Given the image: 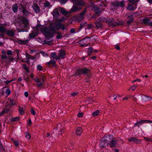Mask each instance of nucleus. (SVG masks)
Segmentation results:
<instances>
[{
  "instance_id": "nucleus-1",
  "label": "nucleus",
  "mask_w": 152,
  "mask_h": 152,
  "mask_svg": "<svg viewBox=\"0 0 152 152\" xmlns=\"http://www.w3.org/2000/svg\"><path fill=\"white\" fill-rule=\"evenodd\" d=\"M38 30L40 29L46 38H51L55 33V27H50L49 28L42 26H39L37 28Z\"/></svg>"
},
{
  "instance_id": "nucleus-2",
  "label": "nucleus",
  "mask_w": 152,
  "mask_h": 152,
  "mask_svg": "<svg viewBox=\"0 0 152 152\" xmlns=\"http://www.w3.org/2000/svg\"><path fill=\"white\" fill-rule=\"evenodd\" d=\"M82 74L86 75L88 77H91L90 70L86 68H82L77 70L75 75H80Z\"/></svg>"
},
{
  "instance_id": "nucleus-3",
  "label": "nucleus",
  "mask_w": 152,
  "mask_h": 152,
  "mask_svg": "<svg viewBox=\"0 0 152 152\" xmlns=\"http://www.w3.org/2000/svg\"><path fill=\"white\" fill-rule=\"evenodd\" d=\"M111 138L112 136L109 135L106 136L104 139H102L100 141V145L101 147L103 148L107 146L108 144L107 141H109Z\"/></svg>"
},
{
  "instance_id": "nucleus-4",
  "label": "nucleus",
  "mask_w": 152,
  "mask_h": 152,
  "mask_svg": "<svg viewBox=\"0 0 152 152\" xmlns=\"http://www.w3.org/2000/svg\"><path fill=\"white\" fill-rule=\"evenodd\" d=\"M112 4L113 7L117 8L119 7H124L125 5V3L124 1L123 0L120 2L116 1L113 2L112 3Z\"/></svg>"
},
{
  "instance_id": "nucleus-5",
  "label": "nucleus",
  "mask_w": 152,
  "mask_h": 152,
  "mask_svg": "<svg viewBox=\"0 0 152 152\" xmlns=\"http://www.w3.org/2000/svg\"><path fill=\"white\" fill-rule=\"evenodd\" d=\"M34 80L37 83V86L38 87H41L44 84V79L43 78H42V80H40L39 79L36 77Z\"/></svg>"
},
{
  "instance_id": "nucleus-6",
  "label": "nucleus",
  "mask_w": 152,
  "mask_h": 152,
  "mask_svg": "<svg viewBox=\"0 0 152 152\" xmlns=\"http://www.w3.org/2000/svg\"><path fill=\"white\" fill-rule=\"evenodd\" d=\"M73 3L75 5L80 7H83L85 5V3L83 0H71Z\"/></svg>"
},
{
  "instance_id": "nucleus-7",
  "label": "nucleus",
  "mask_w": 152,
  "mask_h": 152,
  "mask_svg": "<svg viewBox=\"0 0 152 152\" xmlns=\"http://www.w3.org/2000/svg\"><path fill=\"white\" fill-rule=\"evenodd\" d=\"M58 56L56 58V60H59L60 58L64 59L65 57L66 53L64 50L60 51L58 54Z\"/></svg>"
},
{
  "instance_id": "nucleus-8",
  "label": "nucleus",
  "mask_w": 152,
  "mask_h": 152,
  "mask_svg": "<svg viewBox=\"0 0 152 152\" xmlns=\"http://www.w3.org/2000/svg\"><path fill=\"white\" fill-rule=\"evenodd\" d=\"M111 141L110 144V147L111 148L115 147L117 145V141L115 139L112 138H110Z\"/></svg>"
},
{
  "instance_id": "nucleus-9",
  "label": "nucleus",
  "mask_w": 152,
  "mask_h": 152,
  "mask_svg": "<svg viewBox=\"0 0 152 152\" xmlns=\"http://www.w3.org/2000/svg\"><path fill=\"white\" fill-rule=\"evenodd\" d=\"M80 8H79L75 5H74L73 7L69 11V14L72 12H76L77 10H80Z\"/></svg>"
},
{
  "instance_id": "nucleus-10",
  "label": "nucleus",
  "mask_w": 152,
  "mask_h": 152,
  "mask_svg": "<svg viewBox=\"0 0 152 152\" xmlns=\"http://www.w3.org/2000/svg\"><path fill=\"white\" fill-rule=\"evenodd\" d=\"M15 30H6V32L7 35L10 37H13L15 36Z\"/></svg>"
},
{
  "instance_id": "nucleus-11",
  "label": "nucleus",
  "mask_w": 152,
  "mask_h": 152,
  "mask_svg": "<svg viewBox=\"0 0 152 152\" xmlns=\"http://www.w3.org/2000/svg\"><path fill=\"white\" fill-rule=\"evenodd\" d=\"M129 141H132L136 143H139L141 142V140L140 139H139L136 137H132L128 139Z\"/></svg>"
},
{
  "instance_id": "nucleus-12",
  "label": "nucleus",
  "mask_w": 152,
  "mask_h": 152,
  "mask_svg": "<svg viewBox=\"0 0 152 152\" xmlns=\"http://www.w3.org/2000/svg\"><path fill=\"white\" fill-rule=\"evenodd\" d=\"M33 7L34 10L36 13H39L40 12L39 7L37 4L34 3L33 5Z\"/></svg>"
},
{
  "instance_id": "nucleus-13",
  "label": "nucleus",
  "mask_w": 152,
  "mask_h": 152,
  "mask_svg": "<svg viewBox=\"0 0 152 152\" xmlns=\"http://www.w3.org/2000/svg\"><path fill=\"white\" fill-rule=\"evenodd\" d=\"M143 22L145 25L152 26V22H151L148 18H146L143 19Z\"/></svg>"
},
{
  "instance_id": "nucleus-14",
  "label": "nucleus",
  "mask_w": 152,
  "mask_h": 152,
  "mask_svg": "<svg viewBox=\"0 0 152 152\" xmlns=\"http://www.w3.org/2000/svg\"><path fill=\"white\" fill-rule=\"evenodd\" d=\"M53 15L54 18H57L59 16V14L57 8L55 9L53 12Z\"/></svg>"
},
{
  "instance_id": "nucleus-15",
  "label": "nucleus",
  "mask_w": 152,
  "mask_h": 152,
  "mask_svg": "<svg viewBox=\"0 0 152 152\" xmlns=\"http://www.w3.org/2000/svg\"><path fill=\"white\" fill-rule=\"evenodd\" d=\"M84 18V15H81V13L77 14L76 16V18L77 21H80Z\"/></svg>"
},
{
  "instance_id": "nucleus-16",
  "label": "nucleus",
  "mask_w": 152,
  "mask_h": 152,
  "mask_svg": "<svg viewBox=\"0 0 152 152\" xmlns=\"http://www.w3.org/2000/svg\"><path fill=\"white\" fill-rule=\"evenodd\" d=\"M56 129L57 130L61 132H62L64 129V125L60 124L57 126Z\"/></svg>"
},
{
  "instance_id": "nucleus-17",
  "label": "nucleus",
  "mask_w": 152,
  "mask_h": 152,
  "mask_svg": "<svg viewBox=\"0 0 152 152\" xmlns=\"http://www.w3.org/2000/svg\"><path fill=\"white\" fill-rule=\"evenodd\" d=\"M100 21L102 22H105V23H108L110 22L112 20H111V19L109 18H105L104 17H102L101 18H100Z\"/></svg>"
},
{
  "instance_id": "nucleus-18",
  "label": "nucleus",
  "mask_w": 152,
  "mask_h": 152,
  "mask_svg": "<svg viewBox=\"0 0 152 152\" xmlns=\"http://www.w3.org/2000/svg\"><path fill=\"white\" fill-rule=\"evenodd\" d=\"M8 56L7 57L5 55H2L1 56V59L2 62H6L8 61Z\"/></svg>"
},
{
  "instance_id": "nucleus-19",
  "label": "nucleus",
  "mask_w": 152,
  "mask_h": 152,
  "mask_svg": "<svg viewBox=\"0 0 152 152\" xmlns=\"http://www.w3.org/2000/svg\"><path fill=\"white\" fill-rule=\"evenodd\" d=\"M59 10L60 11V12L63 14L66 15L69 14V12L66 11L64 8L61 7H59Z\"/></svg>"
},
{
  "instance_id": "nucleus-20",
  "label": "nucleus",
  "mask_w": 152,
  "mask_h": 152,
  "mask_svg": "<svg viewBox=\"0 0 152 152\" xmlns=\"http://www.w3.org/2000/svg\"><path fill=\"white\" fill-rule=\"evenodd\" d=\"M82 132V129L81 127H78L77 128L76 131V134L77 135L80 136L81 135Z\"/></svg>"
},
{
  "instance_id": "nucleus-21",
  "label": "nucleus",
  "mask_w": 152,
  "mask_h": 152,
  "mask_svg": "<svg viewBox=\"0 0 152 152\" xmlns=\"http://www.w3.org/2000/svg\"><path fill=\"white\" fill-rule=\"evenodd\" d=\"M100 20H97L95 23L96 25V27L97 28H99L102 26V24Z\"/></svg>"
},
{
  "instance_id": "nucleus-22",
  "label": "nucleus",
  "mask_w": 152,
  "mask_h": 152,
  "mask_svg": "<svg viewBox=\"0 0 152 152\" xmlns=\"http://www.w3.org/2000/svg\"><path fill=\"white\" fill-rule=\"evenodd\" d=\"M139 0H128L129 2L132 5H134L135 6H136L137 4V3L138 2Z\"/></svg>"
},
{
  "instance_id": "nucleus-23",
  "label": "nucleus",
  "mask_w": 152,
  "mask_h": 152,
  "mask_svg": "<svg viewBox=\"0 0 152 152\" xmlns=\"http://www.w3.org/2000/svg\"><path fill=\"white\" fill-rule=\"evenodd\" d=\"M133 5L132 4H128L127 7V9L129 11H132V10H135V8L133 6Z\"/></svg>"
},
{
  "instance_id": "nucleus-24",
  "label": "nucleus",
  "mask_w": 152,
  "mask_h": 152,
  "mask_svg": "<svg viewBox=\"0 0 152 152\" xmlns=\"http://www.w3.org/2000/svg\"><path fill=\"white\" fill-rule=\"evenodd\" d=\"M23 23L24 24L25 28L28 27V21L27 19L26 18L24 19L23 20Z\"/></svg>"
},
{
  "instance_id": "nucleus-25",
  "label": "nucleus",
  "mask_w": 152,
  "mask_h": 152,
  "mask_svg": "<svg viewBox=\"0 0 152 152\" xmlns=\"http://www.w3.org/2000/svg\"><path fill=\"white\" fill-rule=\"evenodd\" d=\"M21 7L23 9L22 12L25 15H28L29 14L28 12L24 8V7L23 5H21Z\"/></svg>"
},
{
  "instance_id": "nucleus-26",
  "label": "nucleus",
  "mask_w": 152,
  "mask_h": 152,
  "mask_svg": "<svg viewBox=\"0 0 152 152\" xmlns=\"http://www.w3.org/2000/svg\"><path fill=\"white\" fill-rule=\"evenodd\" d=\"M18 111L20 114L23 115L24 113V110L23 107H19Z\"/></svg>"
},
{
  "instance_id": "nucleus-27",
  "label": "nucleus",
  "mask_w": 152,
  "mask_h": 152,
  "mask_svg": "<svg viewBox=\"0 0 152 152\" xmlns=\"http://www.w3.org/2000/svg\"><path fill=\"white\" fill-rule=\"evenodd\" d=\"M37 35V34L35 32H32V33L29 34V37L30 39H31L36 37Z\"/></svg>"
},
{
  "instance_id": "nucleus-28",
  "label": "nucleus",
  "mask_w": 152,
  "mask_h": 152,
  "mask_svg": "<svg viewBox=\"0 0 152 152\" xmlns=\"http://www.w3.org/2000/svg\"><path fill=\"white\" fill-rule=\"evenodd\" d=\"M111 19L112 21L108 23H109V25L110 26H115L117 25V22L113 21V19L112 18Z\"/></svg>"
},
{
  "instance_id": "nucleus-29",
  "label": "nucleus",
  "mask_w": 152,
  "mask_h": 152,
  "mask_svg": "<svg viewBox=\"0 0 152 152\" xmlns=\"http://www.w3.org/2000/svg\"><path fill=\"white\" fill-rule=\"evenodd\" d=\"M17 42L20 44H25L28 43V40H21L18 39V40Z\"/></svg>"
},
{
  "instance_id": "nucleus-30",
  "label": "nucleus",
  "mask_w": 152,
  "mask_h": 152,
  "mask_svg": "<svg viewBox=\"0 0 152 152\" xmlns=\"http://www.w3.org/2000/svg\"><path fill=\"white\" fill-rule=\"evenodd\" d=\"M144 123V120H142L141 121L137 122L134 125V126H137L138 127H139V125H141L143 123Z\"/></svg>"
},
{
  "instance_id": "nucleus-31",
  "label": "nucleus",
  "mask_w": 152,
  "mask_h": 152,
  "mask_svg": "<svg viewBox=\"0 0 152 152\" xmlns=\"http://www.w3.org/2000/svg\"><path fill=\"white\" fill-rule=\"evenodd\" d=\"M18 8L17 4H14L12 7L13 11L15 12H16L17 11Z\"/></svg>"
},
{
  "instance_id": "nucleus-32",
  "label": "nucleus",
  "mask_w": 152,
  "mask_h": 152,
  "mask_svg": "<svg viewBox=\"0 0 152 152\" xmlns=\"http://www.w3.org/2000/svg\"><path fill=\"white\" fill-rule=\"evenodd\" d=\"M87 25L86 22H84V23H81L80 24V27L78 28L79 30L82 28L83 27L86 26Z\"/></svg>"
},
{
  "instance_id": "nucleus-33",
  "label": "nucleus",
  "mask_w": 152,
  "mask_h": 152,
  "mask_svg": "<svg viewBox=\"0 0 152 152\" xmlns=\"http://www.w3.org/2000/svg\"><path fill=\"white\" fill-rule=\"evenodd\" d=\"M52 64L53 66H55L56 62L53 60H51L50 61L47 63V64L49 66L51 64Z\"/></svg>"
},
{
  "instance_id": "nucleus-34",
  "label": "nucleus",
  "mask_w": 152,
  "mask_h": 152,
  "mask_svg": "<svg viewBox=\"0 0 152 152\" xmlns=\"http://www.w3.org/2000/svg\"><path fill=\"white\" fill-rule=\"evenodd\" d=\"M56 33H57V36H56L57 39H61L62 37H63L61 33L59 32Z\"/></svg>"
},
{
  "instance_id": "nucleus-35",
  "label": "nucleus",
  "mask_w": 152,
  "mask_h": 152,
  "mask_svg": "<svg viewBox=\"0 0 152 152\" xmlns=\"http://www.w3.org/2000/svg\"><path fill=\"white\" fill-rule=\"evenodd\" d=\"M129 19L127 21V23H130L132 22L133 20V19L132 16H129L128 17Z\"/></svg>"
},
{
  "instance_id": "nucleus-36",
  "label": "nucleus",
  "mask_w": 152,
  "mask_h": 152,
  "mask_svg": "<svg viewBox=\"0 0 152 152\" xmlns=\"http://www.w3.org/2000/svg\"><path fill=\"white\" fill-rule=\"evenodd\" d=\"M50 56L53 58H56H56L58 56H57L56 54V53L53 52L51 53Z\"/></svg>"
},
{
  "instance_id": "nucleus-37",
  "label": "nucleus",
  "mask_w": 152,
  "mask_h": 152,
  "mask_svg": "<svg viewBox=\"0 0 152 152\" xmlns=\"http://www.w3.org/2000/svg\"><path fill=\"white\" fill-rule=\"evenodd\" d=\"M100 111L99 110H97L93 113L92 115L95 117L98 115Z\"/></svg>"
},
{
  "instance_id": "nucleus-38",
  "label": "nucleus",
  "mask_w": 152,
  "mask_h": 152,
  "mask_svg": "<svg viewBox=\"0 0 152 152\" xmlns=\"http://www.w3.org/2000/svg\"><path fill=\"white\" fill-rule=\"evenodd\" d=\"M6 29L4 27L0 26V32L3 33L5 32Z\"/></svg>"
},
{
  "instance_id": "nucleus-39",
  "label": "nucleus",
  "mask_w": 152,
  "mask_h": 152,
  "mask_svg": "<svg viewBox=\"0 0 152 152\" xmlns=\"http://www.w3.org/2000/svg\"><path fill=\"white\" fill-rule=\"evenodd\" d=\"M20 118L19 117H17L15 118H12L11 119V121H16L19 120Z\"/></svg>"
},
{
  "instance_id": "nucleus-40",
  "label": "nucleus",
  "mask_w": 152,
  "mask_h": 152,
  "mask_svg": "<svg viewBox=\"0 0 152 152\" xmlns=\"http://www.w3.org/2000/svg\"><path fill=\"white\" fill-rule=\"evenodd\" d=\"M137 87V86L136 85H134L133 86L131 87L128 89V91H130L131 90H132V91H134L135 89Z\"/></svg>"
},
{
  "instance_id": "nucleus-41",
  "label": "nucleus",
  "mask_w": 152,
  "mask_h": 152,
  "mask_svg": "<svg viewBox=\"0 0 152 152\" xmlns=\"http://www.w3.org/2000/svg\"><path fill=\"white\" fill-rule=\"evenodd\" d=\"M93 50V49L92 48L90 47L88 49V55H90L92 54V52Z\"/></svg>"
},
{
  "instance_id": "nucleus-42",
  "label": "nucleus",
  "mask_w": 152,
  "mask_h": 152,
  "mask_svg": "<svg viewBox=\"0 0 152 152\" xmlns=\"http://www.w3.org/2000/svg\"><path fill=\"white\" fill-rule=\"evenodd\" d=\"M10 101L11 103V105H14L16 104L15 101L13 99H10Z\"/></svg>"
},
{
  "instance_id": "nucleus-43",
  "label": "nucleus",
  "mask_w": 152,
  "mask_h": 152,
  "mask_svg": "<svg viewBox=\"0 0 152 152\" xmlns=\"http://www.w3.org/2000/svg\"><path fill=\"white\" fill-rule=\"evenodd\" d=\"M78 94V92H74L71 93L70 95L74 97L77 95Z\"/></svg>"
},
{
  "instance_id": "nucleus-44",
  "label": "nucleus",
  "mask_w": 152,
  "mask_h": 152,
  "mask_svg": "<svg viewBox=\"0 0 152 152\" xmlns=\"http://www.w3.org/2000/svg\"><path fill=\"white\" fill-rule=\"evenodd\" d=\"M51 27H55V32H56V30H59L60 29V27L58 26V24L56 25L55 26H52Z\"/></svg>"
},
{
  "instance_id": "nucleus-45",
  "label": "nucleus",
  "mask_w": 152,
  "mask_h": 152,
  "mask_svg": "<svg viewBox=\"0 0 152 152\" xmlns=\"http://www.w3.org/2000/svg\"><path fill=\"white\" fill-rule=\"evenodd\" d=\"M58 26L60 27V29L61 28L62 30L65 29L64 25L61 23L58 24Z\"/></svg>"
},
{
  "instance_id": "nucleus-46",
  "label": "nucleus",
  "mask_w": 152,
  "mask_h": 152,
  "mask_svg": "<svg viewBox=\"0 0 152 152\" xmlns=\"http://www.w3.org/2000/svg\"><path fill=\"white\" fill-rule=\"evenodd\" d=\"M25 137L26 138H27L30 139L31 138V135L28 132H27L26 133V136Z\"/></svg>"
},
{
  "instance_id": "nucleus-47",
  "label": "nucleus",
  "mask_w": 152,
  "mask_h": 152,
  "mask_svg": "<svg viewBox=\"0 0 152 152\" xmlns=\"http://www.w3.org/2000/svg\"><path fill=\"white\" fill-rule=\"evenodd\" d=\"M31 56L28 53H26V59H29L31 58Z\"/></svg>"
},
{
  "instance_id": "nucleus-48",
  "label": "nucleus",
  "mask_w": 152,
  "mask_h": 152,
  "mask_svg": "<svg viewBox=\"0 0 152 152\" xmlns=\"http://www.w3.org/2000/svg\"><path fill=\"white\" fill-rule=\"evenodd\" d=\"M101 12V10L99 8H98V9H97L96 11H95V12L96 13H95L97 14H98V15Z\"/></svg>"
},
{
  "instance_id": "nucleus-49",
  "label": "nucleus",
  "mask_w": 152,
  "mask_h": 152,
  "mask_svg": "<svg viewBox=\"0 0 152 152\" xmlns=\"http://www.w3.org/2000/svg\"><path fill=\"white\" fill-rule=\"evenodd\" d=\"M144 138L146 141H149L150 142H152V139L151 138H148L145 137H144Z\"/></svg>"
},
{
  "instance_id": "nucleus-50",
  "label": "nucleus",
  "mask_w": 152,
  "mask_h": 152,
  "mask_svg": "<svg viewBox=\"0 0 152 152\" xmlns=\"http://www.w3.org/2000/svg\"><path fill=\"white\" fill-rule=\"evenodd\" d=\"M14 144L16 146H18L19 145V143L18 141L15 140L14 141Z\"/></svg>"
},
{
  "instance_id": "nucleus-51",
  "label": "nucleus",
  "mask_w": 152,
  "mask_h": 152,
  "mask_svg": "<svg viewBox=\"0 0 152 152\" xmlns=\"http://www.w3.org/2000/svg\"><path fill=\"white\" fill-rule=\"evenodd\" d=\"M83 113H79L77 114V116L79 118H81L83 117Z\"/></svg>"
},
{
  "instance_id": "nucleus-52",
  "label": "nucleus",
  "mask_w": 152,
  "mask_h": 152,
  "mask_svg": "<svg viewBox=\"0 0 152 152\" xmlns=\"http://www.w3.org/2000/svg\"><path fill=\"white\" fill-rule=\"evenodd\" d=\"M31 113L33 115H35L36 114L35 111L32 108L31 109Z\"/></svg>"
},
{
  "instance_id": "nucleus-53",
  "label": "nucleus",
  "mask_w": 152,
  "mask_h": 152,
  "mask_svg": "<svg viewBox=\"0 0 152 152\" xmlns=\"http://www.w3.org/2000/svg\"><path fill=\"white\" fill-rule=\"evenodd\" d=\"M99 16L98 14L94 13L93 14V15L91 17V18H96Z\"/></svg>"
},
{
  "instance_id": "nucleus-54",
  "label": "nucleus",
  "mask_w": 152,
  "mask_h": 152,
  "mask_svg": "<svg viewBox=\"0 0 152 152\" xmlns=\"http://www.w3.org/2000/svg\"><path fill=\"white\" fill-rule=\"evenodd\" d=\"M6 93L8 95H9L10 94V91L9 89H7L6 90Z\"/></svg>"
},
{
  "instance_id": "nucleus-55",
  "label": "nucleus",
  "mask_w": 152,
  "mask_h": 152,
  "mask_svg": "<svg viewBox=\"0 0 152 152\" xmlns=\"http://www.w3.org/2000/svg\"><path fill=\"white\" fill-rule=\"evenodd\" d=\"M87 8H85L84 9V11L83 12H82L81 13H80L81 14L83 15H84V14H85V13H86V10H87Z\"/></svg>"
},
{
  "instance_id": "nucleus-56",
  "label": "nucleus",
  "mask_w": 152,
  "mask_h": 152,
  "mask_svg": "<svg viewBox=\"0 0 152 152\" xmlns=\"http://www.w3.org/2000/svg\"><path fill=\"white\" fill-rule=\"evenodd\" d=\"M7 53L9 55H11L12 54V51L11 50H8L7 51Z\"/></svg>"
},
{
  "instance_id": "nucleus-57",
  "label": "nucleus",
  "mask_w": 152,
  "mask_h": 152,
  "mask_svg": "<svg viewBox=\"0 0 152 152\" xmlns=\"http://www.w3.org/2000/svg\"><path fill=\"white\" fill-rule=\"evenodd\" d=\"M37 68L40 71L42 70V67L40 65H38L37 66Z\"/></svg>"
},
{
  "instance_id": "nucleus-58",
  "label": "nucleus",
  "mask_w": 152,
  "mask_h": 152,
  "mask_svg": "<svg viewBox=\"0 0 152 152\" xmlns=\"http://www.w3.org/2000/svg\"><path fill=\"white\" fill-rule=\"evenodd\" d=\"M88 27L89 28H92L93 27V26L92 24H89L88 25Z\"/></svg>"
},
{
  "instance_id": "nucleus-59",
  "label": "nucleus",
  "mask_w": 152,
  "mask_h": 152,
  "mask_svg": "<svg viewBox=\"0 0 152 152\" xmlns=\"http://www.w3.org/2000/svg\"><path fill=\"white\" fill-rule=\"evenodd\" d=\"M124 24V23L122 22H117V25H123Z\"/></svg>"
},
{
  "instance_id": "nucleus-60",
  "label": "nucleus",
  "mask_w": 152,
  "mask_h": 152,
  "mask_svg": "<svg viewBox=\"0 0 152 152\" xmlns=\"http://www.w3.org/2000/svg\"><path fill=\"white\" fill-rule=\"evenodd\" d=\"M50 5V4L49 2H46L45 4V7H49Z\"/></svg>"
},
{
  "instance_id": "nucleus-61",
  "label": "nucleus",
  "mask_w": 152,
  "mask_h": 152,
  "mask_svg": "<svg viewBox=\"0 0 152 152\" xmlns=\"http://www.w3.org/2000/svg\"><path fill=\"white\" fill-rule=\"evenodd\" d=\"M8 58H8V61H13L14 60V58L12 57H11L10 56H9Z\"/></svg>"
},
{
  "instance_id": "nucleus-62",
  "label": "nucleus",
  "mask_w": 152,
  "mask_h": 152,
  "mask_svg": "<svg viewBox=\"0 0 152 152\" xmlns=\"http://www.w3.org/2000/svg\"><path fill=\"white\" fill-rule=\"evenodd\" d=\"M15 52L16 53H17V56L18 57L17 58L18 59H20L19 58V56H18V53H19V51L18 50H17L15 51Z\"/></svg>"
},
{
  "instance_id": "nucleus-63",
  "label": "nucleus",
  "mask_w": 152,
  "mask_h": 152,
  "mask_svg": "<svg viewBox=\"0 0 152 152\" xmlns=\"http://www.w3.org/2000/svg\"><path fill=\"white\" fill-rule=\"evenodd\" d=\"M90 77H86V82L88 83H90V80H88V79Z\"/></svg>"
},
{
  "instance_id": "nucleus-64",
  "label": "nucleus",
  "mask_w": 152,
  "mask_h": 152,
  "mask_svg": "<svg viewBox=\"0 0 152 152\" xmlns=\"http://www.w3.org/2000/svg\"><path fill=\"white\" fill-rule=\"evenodd\" d=\"M23 68L25 70H27L28 68L27 67L26 65V64H24L23 65Z\"/></svg>"
}]
</instances>
